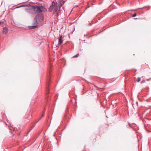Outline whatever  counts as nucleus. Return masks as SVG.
<instances>
[{"instance_id":"nucleus-1","label":"nucleus","mask_w":151,"mask_h":151,"mask_svg":"<svg viewBox=\"0 0 151 151\" xmlns=\"http://www.w3.org/2000/svg\"><path fill=\"white\" fill-rule=\"evenodd\" d=\"M29 5L32 8L35 15L40 14L41 13L45 12L47 11L45 7L42 5Z\"/></svg>"},{"instance_id":"nucleus-2","label":"nucleus","mask_w":151,"mask_h":151,"mask_svg":"<svg viewBox=\"0 0 151 151\" xmlns=\"http://www.w3.org/2000/svg\"><path fill=\"white\" fill-rule=\"evenodd\" d=\"M44 19V16L41 14L36 15L34 19V22L35 24H38L42 22Z\"/></svg>"},{"instance_id":"nucleus-3","label":"nucleus","mask_w":151,"mask_h":151,"mask_svg":"<svg viewBox=\"0 0 151 151\" xmlns=\"http://www.w3.org/2000/svg\"><path fill=\"white\" fill-rule=\"evenodd\" d=\"M55 3L54 1H53L51 4V5L50 6V7L48 9V11L50 12H51L52 11L53 9H54L55 7Z\"/></svg>"},{"instance_id":"nucleus-4","label":"nucleus","mask_w":151,"mask_h":151,"mask_svg":"<svg viewBox=\"0 0 151 151\" xmlns=\"http://www.w3.org/2000/svg\"><path fill=\"white\" fill-rule=\"evenodd\" d=\"M60 7L58 6H55L54 8L53 13L55 14L56 13L57 15H59V13L60 11Z\"/></svg>"},{"instance_id":"nucleus-5","label":"nucleus","mask_w":151,"mask_h":151,"mask_svg":"<svg viewBox=\"0 0 151 151\" xmlns=\"http://www.w3.org/2000/svg\"><path fill=\"white\" fill-rule=\"evenodd\" d=\"M26 10L28 13L32 15H35L32 7L31 9H30L28 8H27L26 9Z\"/></svg>"},{"instance_id":"nucleus-6","label":"nucleus","mask_w":151,"mask_h":151,"mask_svg":"<svg viewBox=\"0 0 151 151\" xmlns=\"http://www.w3.org/2000/svg\"><path fill=\"white\" fill-rule=\"evenodd\" d=\"M62 0H58L56 2V6L60 8L63 6V4L62 3Z\"/></svg>"},{"instance_id":"nucleus-7","label":"nucleus","mask_w":151,"mask_h":151,"mask_svg":"<svg viewBox=\"0 0 151 151\" xmlns=\"http://www.w3.org/2000/svg\"><path fill=\"white\" fill-rule=\"evenodd\" d=\"M33 25L29 27V28L30 29H34L37 28L38 27V24H35V22H33Z\"/></svg>"},{"instance_id":"nucleus-8","label":"nucleus","mask_w":151,"mask_h":151,"mask_svg":"<svg viewBox=\"0 0 151 151\" xmlns=\"http://www.w3.org/2000/svg\"><path fill=\"white\" fill-rule=\"evenodd\" d=\"M8 29L6 27H4L3 29V33L6 34L8 31Z\"/></svg>"},{"instance_id":"nucleus-9","label":"nucleus","mask_w":151,"mask_h":151,"mask_svg":"<svg viewBox=\"0 0 151 151\" xmlns=\"http://www.w3.org/2000/svg\"><path fill=\"white\" fill-rule=\"evenodd\" d=\"M58 45H60L63 42V40H62V38H58Z\"/></svg>"},{"instance_id":"nucleus-10","label":"nucleus","mask_w":151,"mask_h":151,"mask_svg":"<svg viewBox=\"0 0 151 151\" xmlns=\"http://www.w3.org/2000/svg\"><path fill=\"white\" fill-rule=\"evenodd\" d=\"M29 5V4H28V5ZM28 5H27V4L22 5H21L19 6H18L17 7V8H20V7H25L26 6H27Z\"/></svg>"},{"instance_id":"nucleus-11","label":"nucleus","mask_w":151,"mask_h":151,"mask_svg":"<svg viewBox=\"0 0 151 151\" xmlns=\"http://www.w3.org/2000/svg\"><path fill=\"white\" fill-rule=\"evenodd\" d=\"M137 16V14L135 13H134L132 15V17H134Z\"/></svg>"},{"instance_id":"nucleus-12","label":"nucleus","mask_w":151,"mask_h":151,"mask_svg":"<svg viewBox=\"0 0 151 151\" xmlns=\"http://www.w3.org/2000/svg\"><path fill=\"white\" fill-rule=\"evenodd\" d=\"M140 80H141V78H137V82H139L140 81Z\"/></svg>"},{"instance_id":"nucleus-13","label":"nucleus","mask_w":151,"mask_h":151,"mask_svg":"<svg viewBox=\"0 0 151 151\" xmlns=\"http://www.w3.org/2000/svg\"><path fill=\"white\" fill-rule=\"evenodd\" d=\"M78 54L77 55H76L73 56V58H77V57H78Z\"/></svg>"},{"instance_id":"nucleus-14","label":"nucleus","mask_w":151,"mask_h":151,"mask_svg":"<svg viewBox=\"0 0 151 151\" xmlns=\"http://www.w3.org/2000/svg\"><path fill=\"white\" fill-rule=\"evenodd\" d=\"M128 124H129V127H130L131 128V124H130V123H129H129H128Z\"/></svg>"},{"instance_id":"nucleus-15","label":"nucleus","mask_w":151,"mask_h":151,"mask_svg":"<svg viewBox=\"0 0 151 151\" xmlns=\"http://www.w3.org/2000/svg\"><path fill=\"white\" fill-rule=\"evenodd\" d=\"M65 2V1H62V3L63 4H64Z\"/></svg>"},{"instance_id":"nucleus-16","label":"nucleus","mask_w":151,"mask_h":151,"mask_svg":"<svg viewBox=\"0 0 151 151\" xmlns=\"http://www.w3.org/2000/svg\"><path fill=\"white\" fill-rule=\"evenodd\" d=\"M44 114H45L44 113H43V114H42V117L43 116H44Z\"/></svg>"},{"instance_id":"nucleus-17","label":"nucleus","mask_w":151,"mask_h":151,"mask_svg":"<svg viewBox=\"0 0 151 151\" xmlns=\"http://www.w3.org/2000/svg\"><path fill=\"white\" fill-rule=\"evenodd\" d=\"M62 36H61L60 37V38H62Z\"/></svg>"},{"instance_id":"nucleus-18","label":"nucleus","mask_w":151,"mask_h":151,"mask_svg":"<svg viewBox=\"0 0 151 151\" xmlns=\"http://www.w3.org/2000/svg\"><path fill=\"white\" fill-rule=\"evenodd\" d=\"M96 35H93V36H96Z\"/></svg>"}]
</instances>
